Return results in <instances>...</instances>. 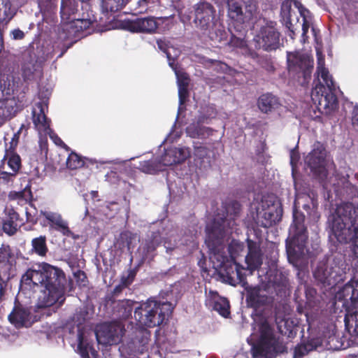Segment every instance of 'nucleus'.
<instances>
[{"label": "nucleus", "instance_id": "obj_18", "mask_svg": "<svg viewBox=\"0 0 358 358\" xmlns=\"http://www.w3.org/2000/svg\"><path fill=\"white\" fill-rule=\"evenodd\" d=\"M23 108L22 101L14 96L6 97L4 100H1L0 101V124L15 117Z\"/></svg>", "mask_w": 358, "mask_h": 358}, {"label": "nucleus", "instance_id": "obj_11", "mask_svg": "<svg viewBox=\"0 0 358 358\" xmlns=\"http://www.w3.org/2000/svg\"><path fill=\"white\" fill-rule=\"evenodd\" d=\"M246 292V303L255 311L264 310L272 306L274 299L266 294L260 286L252 287L248 285L244 287Z\"/></svg>", "mask_w": 358, "mask_h": 358}, {"label": "nucleus", "instance_id": "obj_2", "mask_svg": "<svg viewBox=\"0 0 358 358\" xmlns=\"http://www.w3.org/2000/svg\"><path fill=\"white\" fill-rule=\"evenodd\" d=\"M331 231L340 243H351L358 259V205L344 203L338 206L333 217Z\"/></svg>", "mask_w": 358, "mask_h": 358}, {"label": "nucleus", "instance_id": "obj_1", "mask_svg": "<svg viewBox=\"0 0 358 358\" xmlns=\"http://www.w3.org/2000/svg\"><path fill=\"white\" fill-rule=\"evenodd\" d=\"M21 282L31 287L45 288L41 306L50 307L64 300L66 278L64 271L57 267L43 262L38 268H29L21 278Z\"/></svg>", "mask_w": 358, "mask_h": 358}, {"label": "nucleus", "instance_id": "obj_49", "mask_svg": "<svg viewBox=\"0 0 358 358\" xmlns=\"http://www.w3.org/2000/svg\"><path fill=\"white\" fill-rule=\"evenodd\" d=\"M257 5L253 1L249 0L245 2V12L243 13L244 21L250 20L257 13Z\"/></svg>", "mask_w": 358, "mask_h": 358}, {"label": "nucleus", "instance_id": "obj_16", "mask_svg": "<svg viewBox=\"0 0 358 358\" xmlns=\"http://www.w3.org/2000/svg\"><path fill=\"white\" fill-rule=\"evenodd\" d=\"M41 215L48 221L50 228L60 232L63 236L71 237L73 239L78 238V235H75L69 227L68 222L63 219L61 214L55 212H41Z\"/></svg>", "mask_w": 358, "mask_h": 358}, {"label": "nucleus", "instance_id": "obj_52", "mask_svg": "<svg viewBox=\"0 0 358 358\" xmlns=\"http://www.w3.org/2000/svg\"><path fill=\"white\" fill-rule=\"evenodd\" d=\"M229 44L235 48H245L247 47V41L243 37H238L232 34L229 40Z\"/></svg>", "mask_w": 358, "mask_h": 358}, {"label": "nucleus", "instance_id": "obj_45", "mask_svg": "<svg viewBox=\"0 0 358 358\" xmlns=\"http://www.w3.org/2000/svg\"><path fill=\"white\" fill-rule=\"evenodd\" d=\"M59 0H38V7L41 11L53 13L57 10Z\"/></svg>", "mask_w": 358, "mask_h": 358}, {"label": "nucleus", "instance_id": "obj_57", "mask_svg": "<svg viewBox=\"0 0 358 358\" xmlns=\"http://www.w3.org/2000/svg\"><path fill=\"white\" fill-rule=\"evenodd\" d=\"M194 152L196 157L203 159L206 156H207L208 153V150L206 146L203 145H198L194 146Z\"/></svg>", "mask_w": 358, "mask_h": 358}, {"label": "nucleus", "instance_id": "obj_51", "mask_svg": "<svg viewBox=\"0 0 358 358\" xmlns=\"http://www.w3.org/2000/svg\"><path fill=\"white\" fill-rule=\"evenodd\" d=\"M157 238V236L152 234L151 238L146 241L144 250L147 253L152 252L156 250V248L159 246V242Z\"/></svg>", "mask_w": 358, "mask_h": 358}, {"label": "nucleus", "instance_id": "obj_41", "mask_svg": "<svg viewBox=\"0 0 358 358\" xmlns=\"http://www.w3.org/2000/svg\"><path fill=\"white\" fill-rule=\"evenodd\" d=\"M245 245L243 242L237 240H232L228 245V252L231 261H236V259L243 252Z\"/></svg>", "mask_w": 358, "mask_h": 358}, {"label": "nucleus", "instance_id": "obj_50", "mask_svg": "<svg viewBox=\"0 0 358 358\" xmlns=\"http://www.w3.org/2000/svg\"><path fill=\"white\" fill-rule=\"evenodd\" d=\"M120 238L123 243H125L128 250L134 248L132 245L133 241L136 238V235L130 231H124L120 234Z\"/></svg>", "mask_w": 358, "mask_h": 358}, {"label": "nucleus", "instance_id": "obj_24", "mask_svg": "<svg viewBox=\"0 0 358 358\" xmlns=\"http://www.w3.org/2000/svg\"><path fill=\"white\" fill-rule=\"evenodd\" d=\"M135 302L129 299H122L112 301L110 304H106V308H111L112 314L120 320L128 319L132 313Z\"/></svg>", "mask_w": 358, "mask_h": 358}, {"label": "nucleus", "instance_id": "obj_13", "mask_svg": "<svg viewBox=\"0 0 358 358\" xmlns=\"http://www.w3.org/2000/svg\"><path fill=\"white\" fill-rule=\"evenodd\" d=\"M245 270L236 261L228 262L223 266L222 276L228 284L234 287L241 285L244 288L248 285Z\"/></svg>", "mask_w": 358, "mask_h": 358}, {"label": "nucleus", "instance_id": "obj_31", "mask_svg": "<svg viewBox=\"0 0 358 358\" xmlns=\"http://www.w3.org/2000/svg\"><path fill=\"white\" fill-rule=\"evenodd\" d=\"M280 16L286 27L291 32L289 36L293 38L296 29L292 22V3L289 0H285L282 3L280 8Z\"/></svg>", "mask_w": 358, "mask_h": 358}, {"label": "nucleus", "instance_id": "obj_27", "mask_svg": "<svg viewBox=\"0 0 358 358\" xmlns=\"http://www.w3.org/2000/svg\"><path fill=\"white\" fill-rule=\"evenodd\" d=\"M207 300L213 309L220 315L225 318L229 316L230 305L227 298L220 296L217 291L210 290Z\"/></svg>", "mask_w": 358, "mask_h": 358}, {"label": "nucleus", "instance_id": "obj_46", "mask_svg": "<svg viewBox=\"0 0 358 358\" xmlns=\"http://www.w3.org/2000/svg\"><path fill=\"white\" fill-rule=\"evenodd\" d=\"M127 287L126 285H124L123 283H120L117 285H116L113 290L110 293L108 294L104 299V302L106 304H110L112 301H117L116 298L119 296L120 294L122 293L123 289L124 288Z\"/></svg>", "mask_w": 358, "mask_h": 358}, {"label": "nucleus", "instance_id": "obj_58", "mask_svg": "<svg viewBox=\"0 0 358 358\" xmlns=\"http://www.w3.org/2000/svg\"><path fill=\"white\" fill-rule=\"evenodd\" d=\"M308 353L307 347L304 343L297 345L294 350V357L296 358H301Z\"/></svg>", "mask_w": 358, "mask_h": 358}, {"label": "nucleus", "instance_id": "obj_22", "mask_svg": "<svg viewBox=\"0 0 358 358\" xmlns=\"http://www.w3.org/2000/svg\"><path fill=\"white\" fill-rule=\"evenodd\" d=\"M4 217L2 218V231L9 236L15 235L21 224L20 215L13 208H6L4 210Z\"/></svg>", "mask_w": 358, "mask_h": 358}, {"label": "nucleus", "instance_id": "obj_5", "mask_svg": "<svg viewBox=\"0 0 358 358\" xmlns=\"http://www.w3.org/2000/svg\"><path fill=\"white\" fill-rule=\"evenodd\" d=\"M255 222L258 226L268 228L281 220L282 208L273 197H263L257 209Z\"/></svg>", "mask_w": 358, "mask_h": 358}, {"label": "nucleus", "instance_id": "obj_32", "mask_svg": "<svg viewBox=\"0 0 358 358\" xmlns=\"http://www.w3.org/2000/svg\"><path fill=\"white\" fill-rule=\"evenodd\" d=\"M31 252L39 257H45L48 252L47 245V237L45 235H41L34 238L31 241Z\"/></svg>", "mask_w": 358, "mask_h": 358}, {"label": "nucleus", "instance_id": "obj_3", "mask_svg": "<svg viewBox=\"0 0 358 358\" xmlns=\"http://www.w3.org/2000/svg\"><path fill=\"white\" fill-rule=\"evenodd\" d=\"M312 196L310 194L299 196L294 202L293 222L289 230L291 236L286 241V250L288 255L290 256L294 255L297 252H303L306 248L308 235L307 228L304 224L305 215L296 209V204L299 203V199H301L309 200L311 205L309 203H303L302 205L303 209L310 215L312 212L314 213H316L317 201V199H315L313 193H312Z\"/></svg>", "mask_w": 358, "mask_h": 358}, {"label": "nucleus", "instance_id": "obj_62", "mask_svg": "<svg viewBox=\"0 0 358 358\" xmlns=\"http://www.w3.org/2000/svg\"><path fill=\"white\" fill-rule=\"evenodd\" d=\"M209 62L212 64L215 65L216 68H219V70L222 71V72L227 71L229 68L227 64L222 62L220 61L210 59Z\"/></svg>", "mask_w": 358, "mask_h": 358}, {"label": "nucleus", "instance_id": "obj_44", "mask_svg": "<svg viewBox=\"0 0 358 358\" xmlns=\"http://www.w3.org/2000/svg\"><path fill=\"white\" fill-rule=\"evenodd\" d=\"M257 63L268 73H273L275 70L271 56L262 55L257 61Z\"/></svg>", "mask_w": 358, "mask_h": 358}, {"label": "nucleus", "instance_id": "obj_9", "mask_svg": "<svg viewBox=\"0 0 358 358\" xmlns=\"http://www.w3.org/2000/svg\"><path fill=\"white\" fill-rule=\"evenodd\" d=\"M231 222L227 217L215 218L213 222L207 226L206 242L210 250H219L226 235L229 232Z\"/></svg>", "mask_w": 358, "mask_h": 358}, {"label": "nucleus", "instance_id": "obj_14", "mask_svg": "<svg viewBox=\"0 0 358 358\" xmlns=\"http://www.w3.org/2000/svg\"><path fill=\"white\" fill-rule=\"evenodd\" d=\"M257 37L259 47L266 51L275 50L279 47L280 33L272 22L260 29Z\"/></svg>", "mask_w": 358, "mask_h": 358}, {"label": "nucleus", "instance_id": "obj_29", "mask_svg": "<svg viewBox=\"0 0 358 358\" xmlns=\"http://www.w3.org/2000/svg\"><path fill=\"white\" fill-rule=\"evenodd\" d=\"M257 105L262 113H268L278 108L280 103L277 96L271 93H266L259 97Z\"/></svg>", "mask_w": 358, "mask_h": 358}, {"label": "nucleus", "instance_id": "obj_42", "mask_svg": "<svg viewBox=\"0 0 358 358\" xmlns=\"http://www.w3.org/2000/svg\"><path fill=\"white\" fill-rule=\"evenodd\" d=\"M8 166L12 171L13 175H16L22 166L21 158L14 152H8Z\"/></svg>", "mask_w": 358, "mask_h": 358}, {"label": "nucleus", "instance_id": "obj_17", "mask_svg": "<svg viewBox=\"0 0 358 358\" xmlns=\"http://www.w3.org/2000/svg\"><path fill=\"white\" fill-rule=\"evenodd\" d=\"M122 329L118 326L111 324H103L96 331L99 343L106 345H114L120 341Z\"/></svg>", "mask_w": 358, "mask_h": 358}, {"label": "nucleus", "instance_id": "obj_39", "mask_svg": "<svg viewBox=\"0 0 358 358\" xmlns=\"http://www.w3.org/2000/svg\"><path fill=\"white\" fill-rule=\"evenodd\" d=\"M66 167L71 170H75L83 167L85 164L83 157L76 152L71 151L66 159Z\"/></svg>", "mask_w": 358, "mask_h": 358}, {"label": "nucleus", "instance_id": "obj_54", "mask_svg": "<svg viewBox=\"0 0 358 358\" xmlns=\"http://www.w3.org/2000/svg\"><path fill=\"white\" fill-rule=\"evenodd\" d=\"M136 273V268L129 270L127 275L121 278V282L129 287L134 282Z\"/></svg>", "mask_w": 358, "mask_h": 358}, {"label": "nucleus", "instance_id": "obj_53", "mask_svg": "<svg viewBox=\"0 0 358 358\" xmlns=\"http://www.w3.org/2000/svg\"><path fill=\"white\" fill-rule=\"evenodd\" d=\"M74 278L79 286H86L88 280L86 273L82 270H78L73 273Z\"/></svg>", "mask_w": 358, "mask_h": 358}, {"label": "nucleus", "instance_id": "obj_8", "mask_svg": "<svg viewBox=\"0 0 358 358\" xmlns=\"http://www.w3.org/2000/svg\"><path fill=\"white\" fill-rule=\"evenodd\" d=\"M194 22L196 27L200 29L203 34H207L213 38V29L215 26L216 10L209 2L200 1L196 3L194 7Z\"/></svg>", "mask_w": 358, "mask_h": 358}, {"label": "nucleus", "instance_id": "obj_15", "mask_svg": "<svg viewBox=\"0 0 358 358\" xmlns=\"http://www.w3.org/2000/svg\"><path fill=\"white\" fill-rule=\"evenodd\" d=\"M326 157L325 147L317 141L314 143L312 151L306 157V162L313 172L322 173L325 166Z\"/></svg>", "mask_w": 358, "mask_h": 358}, {"label": "nucleus", "instance_id": "obj_30", "mask_svg": "<svg viewBox=\"0 0 358 358\" xmlns=\"http://www.w3.org/2000/svg\"><path fill=\"white\" fill-rule=\"evenodd\" d=\"M345 329L350 334V341L358 344V311L346 314L344 319Z\"/></svg>", "mask_w": 358, "mask_h": 358}, {"label": "nucleus", "instance_id": "obj_55", "mask_svg": "<svg viewBox=\"0 0 358 358\" xmlns=\"http://www.w3.org/2000/svg\"><path fill=\"white\" fill-rule=\"evenodd\" d=\"M294 6L299 8L300 14L303 16V22L302 24L303 34H305L308 29V25L306 24V20L304 16V11H308L302 5V3L298 0H294Z\"/></svg>", "mask_w": 358, "mask_h": 358}, {"label": "nucleus", "instance_id": "obj_61", "mask_svg": "<svg viewBox=\"0 0 358 358\" xmlns=\"http://www.w3.org/2000/svg\"><path fill=\"white\" fill-rule=\"evenodd\" d=\"M304 344L307 347L308 352L316 350L320 345V343L317 339L309 340Z\"/></svg>", "mask_w": 358, "mask_h": 358}, {"label": "nucleus", "instance_id": "obj_35", "mask_svg": "<svg viewBox=\"0 0 358 358\" xmlns=\"http://www.w3.org/2000/svg\"><path fill=\"white\" fill-rule=\"evenodd\" d=\"M189 78L187 73H182L178 76V96L180 105L184 104L189 96Z\"/></svg>", "mask_w": 358, "mask_h": 358}, {"label": "nucleus", "instance_id": "obj_12", "mask_svg": "<svg viewBox=\"0 0 358 358\" xmlns=\"http://www.w3.org/2000/svg\"><path fill=\"white\" fill-rule=\"evenodd\" d=\"M158 27L157 18L153 16L136 17L123 22V28L131 33L153 34L157 32Z\"/></svg>", "mask_w": 358, "mask_h": 358}, {"label": "nucleus", "instance_id": "obj_6", "mask_svg": "<svg viewBox=\"0 0 358 358\" xmlns=\"http://www.w3.org/2000/svg\"><path fill=\"white\" fill-rule=\"evenodd\" d=\"M343 268L335 262L329 263L327 259L320 261L313 271V277L317 284L324 287L336 285L343 280Z\"/></svg>", "mask_w": 358, "mask_h": 358}, {"label": "nucleus", "instance_id": "obj_43", "mask_svg": "<svg viewBox=\"0 0 358 358\" xmlns=\"http://www.w3.org/2000/svg\"><path fill=\"white\" fill-rule=\"evenodd\" d=\"M140 170L145 173L155 174L159 170V164L155 160H147L140 163Z\"/></svg>", "mask_w": 358, "mask_h": 358}, {"label": "nucleus", "instance_id": "obj_36", "mask_svg": "<svg viewBox=\"0 0 358 358\" xmlns=\"http://www.w3.org/2000/svg\"><path fill=\"white\" fill-rule=\"evenodd\" d=\"M324 59H318V66L317 68V78L319 76L323 80L324 86L330 90H335V85L333 78L327 68L324 66Z\"/></svg>", "mask_w": 358, "mask_h": 358}, {"label": "nucleus", "instance_id": "obj_23", "mask_svg": "<svg viewBox=\"0 0 358 358\" xmlns=\"http://www.w3.org/2000/svg\"><path fill=\"white\" fill-rule=\"evenodd\" d=\"M345 301L347 309H355L358 307V280L352 279L346 283L340 292Z\"/></svg>", "mask_w": 358, "mask_h": 358}, {"label": "nucleus", "instance_id": "obj_25", "mask_svg": "<svg viewBox=\"0 0 358 358\" xmlns=\"http://www.w3.org/2000/svg\"><path fill=\"white\" fill-rule=\"evenodd\" d=\"M150 336V331L145 328H139L135 331L134 336L131 341V348L135 354L141 355L148 350Z\"/></svg>", "mask_w": 358, "mask_h": 358}, {"label": "nucleus", "instance_id": "obj_7", "mask_svg": "<svg viewBox=\"0 0 358 358\" xmlns=\"http://www.w3.org/2000/svg\"><path fill=\"white\" fill-rule=\"evenodd\" d=\"M259 338L252 348L254 358H272L274 352L275 338L273 329L268 321L259 324Z\"/></svg>", "mask_w": 358, "mask_h": 358}, {"label": "nucleus", "instance_id": "obj_40", "mask_svg": "<svg viewBox=\"0 0 358 358\" xmlns=\"http://www.w3.org/2000/svg\"><path fill=\"white\" fill-rule=\"evenodd\" d=\"M174 155L173 159H169L168 164H176L182 163L187 158V155L182 148H173L168 149V156Z\"/></svg>", "mask_w": 358, "mask_h": 358}, {"label": "nucleus", "instance_id": "obj_19", "mask_svg": "<svg viewBox=\"0 0 358 358\" xmlns=\"http://www.w3.org/2000/svg\"><path fill=\"white\" fill-rule=\"evenodd\" d=\"M247 245L248 251L245 258L247 269L254 271L261 267L263 263V253L259 243L248 238Z\"/></svg>", "mask_w": 358, "mask_h": 358}, {"label": "nucleus", "instance_id": "obj_56", "mask_svg": "<svg viewBox=\"0 0 358 358\" xmlns=\"http://www.w3.org/2000/svg\"><path fill=\"white\" fill-rule=\"evenodd\" d=\"M226 212H234V216H236L241 210V204L236 201H231L224 207Z\"/></svg>", "mask_w": 358, "mask_h": 358}, {"label": "nucleus", "instance_id": "obj_26", "mask_svg": "<svg viewBox=\"0 0 358 358\" xmlns=\"http://www.w3.org/2000/svg\"><path fill=\"white\" fill-rule=\"evenodd\" d=\"M38 112L34 109L31 112L32 121L35 128L38 131L48 132L50 129V120L48 119L45 113V108H48V105L44 102H38L36 103Z\"/></svg>", "mask_w": 358, "mask_h": 358}, {"label": "nucleus", "instance_id": "obj_28", "mask_svg": "<svg viewBox=\"0 0 358 358\" xmlns=\"http://www.w3.org/2000/svg\"><path fill=\"white\" fill-rule=\"evenodd\" d=\"M40 67L36 55H29L22 64L21 75L24 82L31 81L34 78V73Z\"/></svg>", "mask_w": 358, "mask_h": 358}, {"label": "nucleus", "instance_id": "obj_10", "mask_svg": "<svg viewBox=\"0 0 358 358\" xmlns=\"http://www.w3.org/2000/svg\"><path fill=\"white\" fill-rule=\"evenodd\" d=\"M313 59L306 54L300 52H288V69L295 73H301L304 80L310 78L313 69Z\"/></svg>", "mask_w": 358, "mask_h": 358}, {"label": "nucleus", "instance_id": "obj_21", "mask_svg": "<svg viewBox=\"0 0 358 358\" xmlns=\"http://www.w3.org/2000/svg\"><path fill=\"white\" fill-rule=\"evenodd\" d=\"M30 310L17 300L13 310L8 315L9 322L17 328L27 327L30 324Z\"/></svg>", "mask_w": 358, "mask_h": 358}, {"label": "nucleus", "instance_id": "obj_60", "mask_svg": "<svg viewBox=\"0 0 358 358\" xmlns=\"http://www.w3.org/2000/svg\"><path fill=\"white\" fill-rule=\"evenodd\" d=\"M10 34L11 38L13 40H22L25 36L24 31L19 28L12 30Z\"/></svg>", "mask_w": 358, "mask_h": 358}, {"label": "nucleus", "instance_id": "obj_64", "mask_svg": "<svg viewBox=\"0 0 358 358\" xmlns=\"http://www.w3.org/2000/svg\"><path fill=\"white\" fill-rule=\"evenodd\" d=\"M352 124L358 129V106L355 107L352 117Z\"/></svg>", "mask_w": 358, "mask_h": 358}, {"label": "nucleus", "instance_id": "obj_4", "mask_svg": "<svg viewBox=\"0 0 358 358\" xmlns=\"http://www.w3.org/2000/svg\"><path fill=\"white\" fill-rule=\"evenodd\" d=\"M173 311L170 302H161L149 299L134 310L135 319L142 325L152 328L168 320Z\"/></svg>", "mask_w": 358, "mask_h": 358}, {"label": "nucleus", "instance_id": "obj_20", "mask_svg": "<svg viewBox=\"0 0 358 358\" xmlns=\"http://www.w3.org/2000/svg\"><path fill=\"white\" fill-rule=\"evenodd\" d=\"M317 82L318 83L313 89V95L318 96L320 104L321 105L323 102L324 108H336L338 104V99L334 92L335 90L326 87L324 84L321 83L319 78Z\"/></svg>", "mask_w": 358, "mask_h": 358}, {"label": "nucleus", "instance_id": "obj_59", "mask_svg": "<svg viewBox=\"0 0 358 358\" xmlns=\"http://www.w3.org/2000/svg\"><path fill=\"white\" fill-rule=\"evenodd\" d=\"M92 22L90 19H77L76 20V27H79L80 29H88Z\"/></svg>", "mask_w": 358, "mask_h": 358}, {"label": "nucleus", "instance_id": "obj_63", "mask_svg": "<svg viewBox=\"0 0 358 358\" xmlns=\"http://www.w3.org/2000/svg\"><path fill=\"white\" fill-rule=\"evenodd\" d=\"M244 50H245L244 54L246 56L256 60V62L260 57V55H259L255 50L248 48V46L246 48H245Z\"/></svg>", "mask_w": 358, "mask_h": 358}, {"label": "nucleus", "instance_id": "obj_47", "mask_svg": "<svg viewBox=\"0 0 358 358\" xmlns=\"http://www.w3.org/2000/svg\"><path fill=\"white\" fill-rule=\"evenodd\" d=\"M92 345H90L88 343H86L84 341L83 336L82 334L78 335V350L81 356V358H90L89 355L90 349Z\"/></svg>", "mask_w": 358, "mask_h": 358}, {"label": "nucleus", "instance_id": "obj_48", "mask_svg": "<svg viewBox=\"0 0 358 358\" xmlns=\"http://www.w3.org/2000/svg\"><path fill=\"white\" fill-rule=\"evenodd\" d=\"M271 282H273V285L275 288L281 289L287 286L288 279L282 272L277 271L273 279L272 280H271Z\"/></svg>", "mask_w": 358, "mask_h": 358}, {"label": "nucleus", "instance_id": "obj_34", "mask_svg": "<svg viewBox=\"0 0 358 358\" xmlns=\"http://www.w3.org/2000/svg\"><path fill=\"white\" fill-rule=\"evenodd\" d=\"M78 3L76 0H62L60 15L63 20H70L71 16L78 11Z\"/></svg>", "mask_w": 358, "mask_h": 358}, {"label": "nucleus", "instance_id": "obj_33", "mask_svg": "<svg viewBox=\"0 0 358 358\" xmlns=\"http://www.w3.org/2000/svg\"><path fill=\"white\" fill-rule=\"evenodd\" d=\"M129 0H101V10L105 14H113L120 11Z\"/></svg>", "mask_w": 358, "mask_h": 358}, {"label": "nucleus", "instance_id": "obj_37", "mask_svg": "<svg viewBox=\"0 0 358 358\" xmlns=\"http://www.w3.org/2000/svg\"><path fill=\"white\" fill-rule=\"evenodd\" d=\"M228 7L229 16L231 19L238 22H244L243 8L240 3L233 1H229Z\"/></svg>", "mask_w": 358, "mask_h": 358}, {"label": "nucleus", "instance_id": "obj_38", "mask_svg": "<svg viewBox=\"0 0 358 358\" xmlns=\"http://www.w3.org/2000/svg\"><path fill=\"white\" fill-rule=\"evenodd\" d=\"M0 90L11 96L15 91V83L12 75L3 74L0 77Z\"/></svg>", "mask_w": 358, "mask_h": 358}]
</instances>
